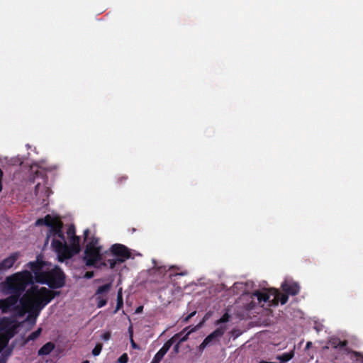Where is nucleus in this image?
<instances>
[{
    "label": "nucleus",
    "instance_id": "34",
    "mask_svg": "<svg viewBox=\"0 0 363 363\" xmlns=\"http://www.w3.org/2000/svg\"><path fill=\"white\" fill-rule=\"evenodd\" d=\"M311 345H312L311 342H308L306 345V349L308 350L311 347Z\"/></svg>",
    "mask_w": 363,
    "mask_h": 363
},
{
    "label": "nucleus",
    "instance_id": "7",
    "mask_svg": "<svg viewBox=\"0 0 363 363\" xmlns=\"http://www.w3.org/2000/svg\"><path fill=\"white\" fill-rule=\"evenodd\" d=\"M230 318V315L228 313H225L219 320L216 322V325L220 326L210 335H208L204 340L208 342V344H210L213 341L221 337L228 328L226 325L222 324L228 322Z\"/></svg>",
    "mask_w": 363,
    "mask_h": 363
},
{
    "label": "nucleus",
    "instance_id": "30",
    "mask_svg": "<svg viewBox=\"0 0 363 363\" xmlns=\"http://www.w3.org/2000/svg\"><path fill=\"white\" fill-rule=\"evenodd\" d=\"M347 345V341H346V340H345V341H341V340H340V347H345Z\"/></svg>",
    "mask_w": 363,
    "mask_h": 363
},
{
    "label": "nucleus",
    "instance_id": "17",
    "mask_svg": "<svg viewBox=\"0 0 363 363\" xmlns=\"http://www.w3.org/2000/svg\"><path fill=\"white\" fill-rule=\"evenodd\" d=\"M203 325V323H200L199 324H198L196 326L192 328L191 329H190L189 330H188V332L186 333V334L183 336L180 340H179V343H182L183 342H185L186 340H187L188 339V337L189 335L191 333H194L195 331H196L199 328H200Z\"/></svg>",
    "mask_w": 363,
    "mask_h": 363
},
{
    "label": "nucleus",
    "instance_id": "33",
    "mask_svg": "<svg viewBox=\"0 0 363 363\" xmlns=\"http://www.w3.org/2000/svg\"><path fill=\"white\" fill-rule=\"evenodd\" d=\"M6 359L4 357H0V363H6Z\"/></svg>",
    "mask_w": 363,
    "mask_h": 363
},
{
    "label": "nucleus",
    "instance_id": "20",
    "mask_svg": "<svg viewBox=\"0 0 363 363\" xmlns=\"http://www.w3.org/2000/svg\"><path fill=\"white\" fill-rule=\"evenodd\" d=\"M329 344H330L333 347L336 349L340 345V340L335 337L330 338L329 340Z\"/></svg>",
    "mask_w": 363,
    "mask_h": 363
},
{
    "label": "nucleus",
    "instance_id": "24",
    "mask_svg": "<svg viewBox=\"0 0 363 363\" xmlns=\"http://www.w3.org/2000/svg\"><path fill=\"white\" fill-rule=\"evenodd\" d=\"M110 337H111L110 332H106L101 335V338L105 341L108 340L110 339Z\"/></svg>",
    "mask_w": 363,
    "mask_h": 363
},
{
    "label": "nucleus",
    "instance_id": "28",
    "mask_svg": "<svg viewBox=\"0 0 363 363\" xmlns=\"http://www.w3.org/2000/svg\"><path fill=\"white\" fill-rule=\"evenodd\" d=\"M130 342H131V345H132L133 348H134V349L138 348V345L135 344V342H134V340L133 339L132 334L130 335Z\"/></svg>",
    "mask_w": 363,
    "mask_h": 363
},
{
    "label": "nucleus",
    "instance_id": "10",
    "mask_svg": "<svg viewBox=\"0 0 363 363\" xmlns=\"http://www.w3.org/2000/svg\"><path fill=\"white\" fill-rule=\"evenodd\" d=\"M111 287V284H106L98 288L94 295L98 308H101L106 304L108 299L107 294L110 291Z\"/></svg>",
    "mask_w": 363,
    "mask_h": 363
},
{
    "label": "nucleus",
    "instance_id": "29",
    "mask_svg": "<svg viewBox=\"0 0 363 363\" xmlns=\"http://www.w3.org/2000/svg\"><path fill=\"white\" fill-rule=\"evenodd\" d=\"M3 172L2 170L0 169V191L2 190V184H1V180H2V178H3Z\"/></svg>",
    "mask_w": 363,
    "mask_h": 363
},
{
    "label": "nucleus",
    "instance_id": "38",
    "mask_svg": "<svg viewBox=\"0 0 363 363\" xmlns=\"http://www.w3.org/2000/svg\"><path fill=\"white\" fill-rule=\"evenodd\" d=\"M88 232H89V230H86L84 231V235H85V237H86V236H87Z\"/></svg>",
    "mask_w": 363,
    "mask_h": 363
},
{
    "label": "nucleus",
    "instance_id": "9",
    "mask_svg": "<svg viewBox=\"0 0 363 363\" xmlns=\"http://www.w3.org/2000/svg\"><path fill=\"white\" fill-rule=\"evenodd\" d=\"M189 328H184L180 333L176 334L172 338L167 340L164 344L162 347L156 353L150 363H160V362L162 360V359L164 357V356L166 354V353L168 352V350L174 343V340L177 337H179L184 332H185Z\"/></svg>",
    "mask_w": 363,
    "mask_h": 363
},
{
    "label": "nucleus",
    "instance_id": "11",
    "mask_svg": "<svg viewBox=\"0 0 363 363\" xmlns=\"http://www.w3.org/2000/svg\"><path fill=\"white\" fill-rule=\"evenodd\" d=\"M112 252L118 257L119 262H123L125 259L130 257V253L128 249L121 244H116L111 247Z\"/></svg>",
    "mask_w": 363,
    "mask_h": 363
},
{
    "label": "nucleus",
    "instance_id": "19",
    "mask_svg": "<svg viewBox=\"0 0 363 363\" xmlns=\"http://www.w3.org/2000/svg\"><path fill=\"white\" fill-rule=\"evenodd\" d=\"M42 332V329L39 328L37 330L30 334L28 337V340H34L37 337H38Z\"/></svg>",
    "mask_w": 363,
    "mask_h": 363
},
{
    "label": "nucleus",
    "instance_id": "2",
    "mask_svg": "<svg viewBox=\"0 0 363 363\" xmlns=\"http://www.w3.org/2000/svg\"><path fill=\"white\" fill-rule=\"evenodd\" d=\"M35 225H45L50 228L47 235V241L52 238L51 245L57 252L60 261L69 258L79 252V238L75 236V229L73 225H70L67 231V237L70 240L71 247L69 248L66 245L61 230L62 223L57 217L47 215L43 219H38Z\"/></svg>",
    "mask_w": 363,
    "mask_h": 363
},
{
    "label": "nucleus",
    "instance_id": "14",
    "mask_svg": "<svg viewBox=\"0 0 363 363\" xmlns=\"http://www.w3.org/2000/svg\"><path fill=\"white\" fill-rule=\"evenodd\" d=\"M55 348V345L52 342H47L44 345L38 352L39 356L49 354Z\"/></svg>",
    "mask_w": 363,
    "mask_h": 363
},
{
    "label": "nucleus",
    "instance_id": "6",
    "mask_svg": "<svg viewBox=\"0 0 363 363\" xmlns=\"http://www.w3.org/2000/svg\"><path fill=\"white\" fill-rule=\"evenodd\" d=\"M230 318V315L228 313H225L219 320L216 322V325L220 326L210 335H208L204 340L208 342V344H210L213 341L221 337L228 328L226 325L222 324L228 322Z\"/></svg>",
    "mask_w": 363,
    "mask_h": 363
},
{
    "label": "nucleus",
    "instance_id": "26",
    "mask_svg": "<svg viewBox=\"0 0 363 363\" xmlns=\"http://www.w3.org/2000/svg\"><path fill=\"white\" fill-rule=\"evenodd\" d=\"M243 286H244V284L243 283H236V284H234L233 288L234 289H242Z\"/></svg>",
    "mask_w": 363,
    "mask_h": 363
},
{
    "label": "nucleus",
    "instance_id": "36",
    "mask_svg": "<svg viewBox=\"0 0 363 363\" xmlns=\"http://www.w3.org/2000/svg\"><path fill=\"white\" fill-rule=\"evenodd\" d=\"M143 311V307L140 306L136 309V313H140Z\"/></svg>",
    "mask_w": 363,
    "mask_h": 363
},
{
    "label": "nucleus",
    "instance_id": "21",
    "mask_svg": "<svg viewBox=\"0 0 363 363\" xmlns=\"http://www.w3.org/2000/svg\"><path fill=\"white\" fill-rule=\"evenodd\" d=\"M101 350H102V345L100 343L96 344V345L92 350L93 355H94V356L99 355L100 354Z\"/></svg>",
    "mask_w": 363,
    "mask_h": 363
},
{
    "label": "nucleus",
    "instance_id": "39",
    "mask_svg": "<svg viewBox=\"0 0 363 363\" xmlns=\"http://www.w3.org/2000/svg\"><path fill=\"white\" fill-rule=\"evenodd\" d=\"M206 319H207V316H205V317L203 318V321H202L201 323H204V321H205Z\"/></svg>",
    "mask_w": 363,
    "mask_h": 363
},
{
    "label": "nucleus",
    "instance_id": "4",
    "mask_svg": "<svg viewBox=\"0 0 363 363\" xmlns=\"http://www.w3.org/2000/svg\"><path fill=\"white\" fill-rule=\"evenodd\" d=\"M101 247L99 245L98 240L92 239L90 240L86 247L85 257L87 265H95L101 259Z\"/></svg>",
    "mask_w": 363,
    "mask_h": 363
},
{
    "label": "nucleus",
    "instance_id": "25",
    "mask_svg": "<svg viewBox=\"0 0 363 363\" xmlns=\"http://www.w3.org/2000/svg\"><path fill=\"white\" fill-rule=\"evenodd\" d=\"M208 345H209V344H208V342H207L204 340L203 341V342L200 345V346H199V349H200L201 350H204V349H205V347H206V346H208Z\"/></svg>",
    "mask_w": 363,
    "mask_h": 363
},
{
    "label": "nucleus",
    "instance_id": "27",
    "mask_svg": "<svg viewBox=\"0 0 363 363\" xmlns=\"http://www.w3.org/2000/svg\"><path fill=\"white\" fill-rule=\"evenodd\" d=\"M195 314H196V311L192 312L191 313H190L187 317H186V318H184V322H185V323H187V322L189 320V319H190L191 317H193Z\"/></svg>",
    "mask_w": 363,
    "mask_h": 363
},
{
    "label": "nucleus",
    "instance_id": "3",
    "mask_svg": "<svg viewBox=\"0 0 363 363\" xmlns=\"http://www.w3.org/2000/svg\"><path fill=\"white\" fill-rule=\"evenodd\" d=\"M16 328V324L9 319H3L0 321V351L6 345Z\"/></svg>",
    "mask_w": 363,
    "mask_h": 363
},
{
    "label": "nucleus",
    "instance_id": "40",
    "mask_svg": "<svg viewBox=\"0 0 363 363\" xmlns=\"http://www.w3.org/2000/svg\"><path fill=\"white\" fill-rule=\"evenodd\" d=\"M82 363H89V361L85 360V361H84Z\"/></svg>",
    "mask_w": 363,
    "mask_h": 363
},
{
    "label": "nucleus",
    "instance_id": "37",
    "mask_svg": "<svg viewBox=\"0 0 363 363\" xmlns=\"http://www.w3.org/2000/svg\"><path fill=\"white\" fill-rule=\"evenodd\" d=\"M173 268H174V269H179V267H177V266H171V267H170V269H173Z\"/></svg>",
    "mask_w": 363,
    "mask_h": 363
},
{
    "label": "nucleus",
    "instance_id": "31",
    "mask_svg": "<svg viewBox=\"0 0 363 363\" xmlns=\"http://www.w3.org/2000/svg\"><path fill=\"white\" fill-rule=\"evenodd\" d=\"M181 343H179V342L174 346V352H178L179 351V345H180Z\"/></svg>",
    "mask_w": 363,
    "mask_h": 363
},
{
    "label": "nucleus",
    "instance_id": "1",
    "mask_svg": "<svg viewBox=\"0 0 363 363\" xmlns=\"http://www.w3.org/2000/svg\"><path fill=\"white\" fill-rule=\"evenodd\" d=\"M28 267L31 272L25 270L7 277L0 284V290L10 296L0 299V311L3 313L15 311L18 302L21 304L20 313L28 312L30 315L38 317L40 311L55 296V293L44 286H33L19 299L21 294L28 285L35 280L41 284H47L52 288H60L64 284V274L57 267L51 271L45 269V264L40 261L29 262Z\"/></svg>",
    "mask_w": 363,
    "mask_h": 363
},
{
    "label": "nucleus",
    "instance_id": "8",
    "mask_svg": "<svg viewBox=\"0 0 363 363\" xmlns=\"http://www.w3.org/2000/svg\"><path fill=\"white\" fill-rule=\"evenodd\" d=\"M230 318V315L228 313H225L219 320L216 322V325L220 326L210 335H208L204 340L208 342V344H210L213 341L221 337L228 328L226 325L222 324L228 322Z\"/></svg>",
    "mask_w": 363,
    "mask_h": 363
},
{
    "label": "nucleus",
    "instance_id": "13",
    "mask_svg": "<svg viewBox=\"0 0 363 363\" xmlns=\"http://www.w3.org/2000/svg\"><path fill=\"white\" fill-rule=\"evenodd\" d=\"M18 255L13 253L0 262V271H5L10 269L17 260Z\"/></svg>",
    "mask_w": 363,
    "mask_h": 363
},
{
    "label": "nucleus",
    "instance_id": "23",
    "mask_svg": "<svg viewBox=\"0 0 363 363\" xmlns=\"http://www.w3.org/2000/svg\"><path fill=\"white\" fill-rule=\"evenodd\" d=\"M128 359V355L126 354H123L118 359V362L120 363H127Z\"/></svg>",
    "mask_w": 363,
    "mask_h": 363
},
{
    "label": "nucleus",
    "instance_id": "12",
    "mask_svg": "<svg viewBox=\"0 0 363 363\" xmlns=\"http://www.w3.org/2000/svg\"><path fill=\"white\" fill-rule=\"evenodd\" d=\"M283 291L289 295H296L299 291V286L297 283L291 281H285L281 284Z\"/></svg>",
    "mask_w": 363,
    "mask_h": 363
},
{
    "label": "nucleus",
    "instance_id": "15",
    "mask_svg": "<svg viewBox=\"0 0 363 363\" xmlns=\"http://www.w3.org/2000/svg\"><path fill=\"white\" fill-rule=\"evenodd\" d=\"M345 352L351 355V359L355 361H362L363 362V354L359 352L352 351L348 348L345 349Z\"/></svg>",
    "mask_w": 363,
    "mask_h": 363
},
{
    "label": "nucleus",
    "instance_id": "32",
    "mask_svg": "<svg viewBox=\"0 0 363 363\" xmlns=\"http://www.w3.org/2000/svg\"><path fill=\"white\" fill-rule=\"evenodd\" d=\"M85 277L86 278H91L93 277V273L92 272H86L85 274Z\"/></svg>",
    "mask_w": 363,
    "mask_h": 363
},
{
    "label": "nucleus",
    "instance_id": "22",
    "mask_svg": "<svg viewBox=\"0 0 363 363\" xmlns=\"http://www.w3.org/2000/svg\"><path fill=\"white\" fill-rule=\"evenodd\" d=\"M118 262H119L118 260V257L108 259V263L110 265L111 268H113Z\"/></svg>",
    "mask_w": 363,
    "mask_h": 363
},
{
    "label": "nucleus",
    "instance_id": "35",
    "mask_svg": "<svg viewBox=\"0 0 363 363\" xmlns=\"http://www.w3.org/2000/svg\"><path fill=\"white\" fill-rule=\"evenodd\" d=\"M187 274H188V273H187V272H186V271H184V272H181V273H179V274H177V275L185 276V275H186Z\"/></svg>",
    "mask_w": 363,
    "mask_h": 363
},
{
    "label": "nucleus",
    "instance_id": "18",
    "mask_svg": "<svg viewBox=\"0 0 363 363\" xmlns=\"http://www.w3.org/2000/svg\"><path fill=\"white\" fill-rule=\"evenodd\" d=\"M123 296H122V289H120L118 291L117 294V305L116 311H118L123 306Z\"/></svg>",
    "mask_w": 363,
    "mask_h": 363
},
{
    "label": "nucleus",
    "instance_id": "16",
    "mask_svg": "<svg viewBox=\"0 0 363 363\" xmlns=\"http://www.w3.org/2000/svg\"><path fill=\"white\" fill-rule=\"evenodd\" d=\"M294 356V352L291 351L289 353H285L281 355L277 356V359L280 360L281 362H286L291 359Z\"/></svg>",
    "mask_w": 363,
    "mask_h": 363
},
{
    "label": "nucleus",
    "instance_id": "5",
    "mask_svg": "<svg viewBox=\"0 0 363 363\" xmlns=\"http://www.w3.org/2000/svg\"><path fill=\"white\" fill-rule=\"evenodd\" d=\"M253 295L257 298L259 302H267L269 301L271 296H273L272 301L274 304H277L279 301H280L281 304H284L288 300L287 296L281 294L275 289H272L267 292L256 291L253 294Z\"/></svg>",
    "mask_w": 363,
    "mask_h": 363
}]
</instances>
